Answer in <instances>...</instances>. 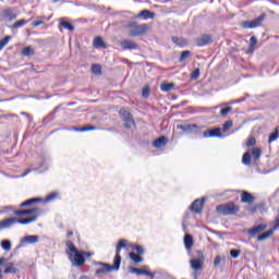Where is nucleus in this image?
<instances>
[{
  "mask_svg": "<svg viewBox=\"0 0 279 279\" xmlns=\"http://www.w3.org/2000/svg\"><path fill=\"white\" fill-rule=\"evenodd\" d=\"M128 248V240H120L116 247V256L113 258V265L102 262L96 263L100 268L96 270V276H102L104 274H110L111 271H119L121 269V250Z\"/></svg>",
  "mask_w": 279,
  "mask_h": 279,
  "instance_id": "f257e3e1",
  "label": "nucleus"
},
{
  "mask_svg": "<svg viewBox=\"0 0 279 279\" xmlns=\"http://www.w3.org/2000/svg\"><path fill=\"white\" fill-rule=\"evenodd\" d=\"M69 251L66 252L69 260L72 262L74 267H82L86 263V251H78L72 241L66 242Z\"/></svg>",
  "mask_w": 279,
  "mask_h": 279,
  "instance_id": "f03ea898",
  "label": "nucleus"
},
{
  "mask_svg": "<svg viewBox=\"0 0 279 279\" xmlns=\"http://www.w3.org/2000/svg\"><path fill=\"white\" fill-rule=\"evenodd\" d=\"M241 210L239 205L234 204V202H229L226 204L218 205L216 207V211L218 215H222V217H229L230 215H236Z\"/></svg>",
  "mask_w": 279,
  "mask_h": 279,
  "instance_id": "7ed1b4c3",
  "label": "nucleus"
},
{
  "mask_svg": "<svg viewBox=\"0 0 279 279\" xmlns=\"http://www.w3.org/2000/svg\"><path fill=\"white\" fill-rule=\"evenodd\" d=\"M129 27V36L132 38L136 36H144V34H147V31L149 29L147 24H137L136 22H132Z\"/></svg>",
  "mask_w": 279,
  "mask_h": 279,
  "instance_id": "20e7f679",
  "label": "nucleus"
},
{
  "mask_svg": "<svg viewBox=\"0 0 279 279\" xmlns=\"http://www.w3.org/2000/svg\"><path fill=\"white\" fill-rule=\"evenodd\" d=\"M265 21V13L260 14L256 19L252 21H244L241 23V27L243 29H256V27H260L263 25V22Z\"/></svg>",
  "mask_w": 279,
  "mask_h": 279,
  "instance_id": "39448f33",
  "label": "nucleus"
},
{
  "mask_svg": "<svg viewBox=\"0 0 279 279\" xmlns=\"http://www.w3.org/2000/svg\"><path fill=\"white\" fill-rule=\"evenodd\" d=\"M120 118L122 121L125 122L124 128L126 130H132V125H136V123L134 122V118L132 117V113L124 108L120 109Z\"/></svg>",
  "mask_w": 279,
  "mask_h": 279,
  "instance_id": "423d86ee",
  "label": "nucleus"
},
{
  "mask_svg": "<svg viewBox=\"0 0 279 279\" xmlns=\"http://www.w3.org/2000/svg\"><path fill=\"white\" fill-rule=\"evenodd\" d=\"M0 16L2 21L11 23V21H15L19 14L16 13V8H7L0 12Z\"/></svg>",
  "mask_w": 279,
  "mask_h": 279,
  "instance_id": "0eeeda50",
  "label": "nucleus"
},
{
  "mask_svg": "<svg viewBox=\"0 0 279 279\" xmlns=\"http://www.w3.org/2000/svg\"><path fill=\"white\" fill-rule=\"evenodd\" d=\"M196 47H208V45H213V35L210 34H202L194 39Z\"/></svg>",
  "mask_w": 279,
  "mask_h": 279,
  "instance_id": "6e6552de",
  "label": "nucleus"
},
{
  "mask_svg": "<svg viewBox=\"0 0 279 279\" xmlns=\"http://www.w3.org/2000/svg\"><path fill=\"white\" fill-rule=\"evenodd\" d=\"M130 274H136V276H147L148 278H155L156 274L147 270V266H144L143 268H134L129 267Z\"/></svg>",
  "mask_w": 279,
  "mask_h": 279,
  "instance_id": "1a4fd4ad",
  "label": "nucleus"
},
{
  "mask_svg": "<svg viewBox=\"0 0 279 279\" xmlns=\"http://www.w3.org/2000/svg\"><path fill=\"white\" fill-rule=\"evenodd\" d=\"M204 138H222L223 136L221 135V128H214L204 131L203 133Z\"/></svg>",
  "mask_w": 279,
  "mask_h": 279,
  "instance_id": "9d476101",
  "label": "nucleus"
},
{
  "mask_svg": "<svg viewBox=\"0 0 279 279\" xmlns=\"http://www.w3.org/2000/svg\"><path fill=\"white\" fill-rule=\"evenodd\" d=\"M39 240H40V236L38 235H25L20 239L21 245H19V247L25 246V245H34L38 243Z\"/></svg>",
  "mask_w": 279,
  "mask_h": 279,
  "instance_id": "9b49d317",
  "label": "nucleus"
},
{
  "mask_svg": "<svg viewBox=\"0 0 279 279\" xmlns=\"http://www.w3.org/2000/svg\"><path fill=\"white\" fill-rule=\"evenodd\" d=\"M120 47L124 51H134V50L138 49V44H136L130 39H124L120 43Z\"/></svg>",
  "mask_w": 279,
  "mask_h": 279,
  "instance_id": "f8f14e48",
  "label": "nucleus"
},
{
  "mask_svg": "<svg viewBox=\"0 0 279 279\" xmlns=\"http://www.w3.org/2000/svg\"><path fill=\"white\" fill-rule=\"evenodd\" d=\"M265 230H267V225L260 223L248 229L247 234L251 236H258V234H260V232H265Z\"/></svg>",
  "mask_w": 279,
  "mask_h": 279,
  "instance_id": "ddd939ff",
  "label": "nucleus"
},
{
  "mask_svg": "<svg viewBox=\"0 0 279 279\" xmlns=\"http://www.w3.org/2000/svg\"><path fill=\"white\" fill-rule=\"evenodd\" d=\"M13 226H16V217L7 218L4 220H0V231L1 230H8L12 228Z\"/></svg>",
  "mask_w": 279,
  "mask_h": 279,
  "instance_id": "4468645a",
  "label": "nucleus"
},
{
  "mask_svg": "<svg viewBox=\"0 0 279 279\" xmlns=\"http://www.w3.org/2000/svg\"><path fill=\"white\" fill-rule=\"evenodd\" d=\"M206 201L204 198L199 199H195L192 205L190 206V210H192L193 213H195L196 215H199V213H202V208H204V203Z\"/></svg>",
  "mask_w": 279,
  "mask_h": 279,
  "instance_id": "2eb2a0df",
  "label": "nucleus"
},
{
  "mask_svg": "<svg viewBox=\"0 0 279 279\" xmlns=\"http://www.w3.org/2000/svg\"><path fill=\"white\" fill-rule=\"evenodd\" d=\"M167 143H169V138L167 136H160L153 142V147L155 149H162V147H167Z\"/></svg>",
  "mask_w": 279,
  "mask_h": 279,
  "instance_id": "dca6fc26",
  "label": "nucleus"
},
{
  "mask_svg": "<svg viewBox=\"0 0 279 279\" xmlns=\"http://www.w3.org/2000/svg\"><path fill=\"white\" fill-rule=\"evenodd\" d=\"M177 130H182V132H185L186 134H191V132H195V130H199V126L197 124H178Z\"/></svg>",
  "mask_w": 279,
  "mask_h": 279,
  "instance_id": "f3484780",
  "label": "nucleus"
},
{
  "mask_svg": "<svg viewBox=\"0 0 279 279\" xmlns=\"http://www.w3.org/2000/svg\"><path fill=\"white\" fill-rule=\"evenodd\" d=\"M256 201V197H254V195H252V193L247 192V191H243L241 194V202L242 204H252Z\"/></svg>",
  "mask_w": 279,
  "mask_h": 279,
  "instance_id": "a211bd4d",
  "label": "nucleus"
},
{
  "mask_svg": "<svg viewBox=\"0 0 279 279\" xmlns=\"http://www.w3.org/2000/svg\"><path fill=\"white\" fill-rule=\"evenodd\" d=\"M137 19H144V21H147L148 19H156V13L149 10H143L137 14Z\"/></svg>",
  "mask_w": 279,
  "mask_h": 279,
  "instance_id": "6ab92c4d",
  "label": "nucleus"
},
{
  "mask_svg": "<svg viewBox=\"0 0 279 279\" xmlns=\"http://www.w3.org/2000/svg\"><path fill=\"white\" fill-rule=\"evenodd\" d=\"M34 221H38V215H35L31 218H16V223H20L21 226H27L29 223H34Z\"/></svg>",
  "mask_w": 279,
  "mask_h": 279,
  "instance_id": "aec40b11",
  "label": "nucleus"
},
{
  "mask_svg": "<svg viewBox=\"0 0 279 279\" xmlns=\"http://www.w3.org/2000/svg\"><path fill=\"white\" fill-rule=\"evenodd\" d=\"M274 232H276V229L272 228L267 232L257 235V241L260 243L263 241H267V239H271V236H274Z\"/></svg>",
  "mask_w": 279,
  "mask_h": 279,
  "instance_id": "412c9836",
  "label": "nucleus"
},
{
  "mask_svg": "<svg viewBox=\"0 0 279 279\" xmlns=\"http://www.w3.org/2000/svg\"><path fill=\"white\" fill-rule=\"evenodd\" d=\"M38 202H43V198L40 197H33L27 201H24L20 204V208H27V206H32V204H38Z\"/></svg>",
  "mask_w": 279,
  "mask_h": 279,
  "instance_id": "4be33fe9",
  "label": "nucleus"
},
{
  "mask_svg": "<svg viewBox=\"0 0 279 279\" xmlns=\"http://www.w3.org/2000/svg\"><path fill=\"white\" fill-rule=\"evenodd\" d=\"M183 241H184L185 250L187 251L193 250V243H195L193 240V235L185 234Z\"/></svg>",
  "mask_w": 279,
  "mask_h": 279,
  "instance_id": "5701e85b",
  "label": "nucleus"
},
{
  "mask_svg": "<svg viewBox=\"0 0 279 279\" xmlns=\"http://www.w3.org/2000/svg\"><path fill=\"white\" fill-rule=\"evenodd\" d=\"M171 40H172V43L174 44V45H177L178 47H186V45H187V41H186V39H184V38H182V37H172L171 38Z\"/></svg>",
  "mask_w": 279,
  "mask_h": 279,
  "instance_id": "b1692460",
  "label": "nucleus"
},
{
  "mask_svg": "<svg viewBox=\"0 0 279 279\" xmlns=\"http://www.w3.org/2000/svg\"><path fill=\"white\" fill-rule=\"evenodd\" d=\"M190 265L194 271H199L202 270V259H191Z\"/></svg>",
  "mask_w": 279,
  "mask_h": 279,
  "instance_id": "393cba45",
  "label": "nucleus"
},
{
  "mask_svg": "<svg viewBox=\"0 0 279 279\" xmlns=\"http://www.w3.org/2000/svg\"><path fill=\"white\" fill-rule=\"evenodd\" d=\"M173 88H175V84L173 83H162L160 85V89L162 90V93H169L173 90Z\"/></svg>",
  "mask_w": 279,
  "mask_h": 279,
  "instance_id": "a878e982",
  "label": "nucleus"
},
{
  "mask_svg": "<svg viewBox=\"0 0 279 279\" xmlns=\"http://www.w3.org/2000/svg\"><path fill=\"white\" fill-rule=\"evenodd\" d=\"M60 110V106L56 107L52 112H50L46 118H44V123H49L56 119V112Z\"/></svg>",
  "mask_w": 279,
  "mask_h": 279,
  "instance_id": "bb28decb",
  "label": "nucleus"
},
{
  "mask_svg": "<svg viewBox=\"0 0 279 279\" xmlns=\"http://www.w3.org/2000/svg\"><path fill=\"white\" fill-rule=\"evenodd\" d=\"M242 162L245 167H250V165H252V154L250 151L244 153L242 156Z\"/></svg>",
  "mask_w": 279,
  "mask_h": 279,
  "instance_id": "cd10ccee",
  "label": "nucleus"
},
{
  "mask_svg": "<svg viewBox=\"0 0 279 279\" xmlns=\"http://www.w3.org/2000/svg\"><path fill=\"white\" fill-rule=\"evenodd\" d=\"M19 268L13 263L7 264V268L4 269V274H19Z\"/></svg>",
  "mask_w": 279,
  "mask_h": 279,
  "instance_id": "c85d7f7f",
  "label": "nucleus"
},
{
  "mask_svg": "<svg viewBox=\"0 0 279 279\" xmlns=\"http://www.w3.org/2000/svg\"><path fill=\"white\" fill-rule=\"evenodd\" d=\"M60 25L64 29H69V32H74L75 31V26H73V24H71L70 22H68L65 20H61Z\"/></svg>",
  "mask_w": 279,
  "mask_h": 279,
  "instance_id": "c756f323",
  "label": "nucleus"
},
{
  "mask_svg": "<svg viewBox=\"0 0 279 279\" xmlns=\"http://www.w3.org/2000/svg\"><path fill=\"white\" fill-rule=\"evenodd\" d=\"M94 47L95 49H99L102 47V49H106V44L104 43V39L101 37H96L94 39Z\"/></svg>",
  "mask_w": 279,
  "mask_h": 279,
  "instance_id": "7c9ffc66",
  "label": "nucleus"
},
{
  "mask_svg": "<svg viewBox=\"0 0 279 279\" xmlns=\"http://www.w3.org/2000/svg\"><path fill=\"white\" fill-rule=\"evenodd\" d=\"M97 130V126L95 125H87L83 128H74V132H93Z\"/></svg>",
  "mask_w": 279,
  "mask_h": 279,
  "instance_id": "2f4dec72",
  "label": "nucleus"
},
{
  "mask_svg": "<svg viewBox=\"0 0 279 279\" xmlns=\"http://www.w3.org/2000/svg\"><path fill=\"white\" fill-rule=\"evenodd\" d=\"M1 247L5 252H10V250H12V242L10 240H2L1 241Z\"/></svg>",
  "mask_w": 279,
  "mask_h": 279,
  "instance_id": "473e14b6",
  "label": "nucleus"
},
{
  "mask_svg": "<svg viewBox=\"0 0 279 279\" xmlns=\"http://www.w3.org/2000/svg\"><path fill=\"white\" fill-rule=\"evenodd\" d=\"M27 20H19L13 25L10 26V29H19V27L25 26Z\"/></svg>",
  "mask_w": 279,
  "mask_h": 279,
  "instance_id": "72a5a7b5",
  "label": "nucleus"
},
{
  "mask_svg": "<svg viewBox=\"0 0 279 279\" xmlns=\"http://www.w3.org/2000/svg\"><path fill=\"white\" fill-rule=\"evenodd\" d=\"M129 256H130L131 260H133V263H136V264L143 263V260H144L143 257H141L140 255H136V253H134V252H131L129 254Z\"/></svg>",
  "mask_w": 279,
  "mask_h": 279,
  "instance_id": "f704fd0d",
  "label": "nucleus"
},
{
  "mask_svg": "<svg viewBox=\"0 0 279 279\" xmlns=\"http://www.w3.org/2000/svg\"><path fill=\"white\" fill-rule=\"evenodd\" d=\"M260 155H262L260 148H254V149L252 150V158H253V160H255V162H256L257 160H260Z\"/></svg>",
  "mask_w": 279,
  "mask_h": 279,
  "instance_id": "c9c22d12",
  "label": "nucleus"
},
{
  "mask_svg": "<svg viewBox=\"0 0 279 279\" xmlns=\"http://www.w3.org/2000/svg\"><path fill=\"white\" fill-rule=\"evenodd\" d=\"M34 49L32 48V46H27L25 48H23L22 50V56H25V57H29V56H34Z\"/></svg>",
  "mask_w": 279,
  "mask_h": 279,
  "instance_id": "e433bc0d",
  "label": "nucleus"
},
{
  "mask_svg": "<svg viewBox=\"0 0 279 279\" xmlns=\"http://www.w3.org/2000/svg\"><path fill=\"white\" fill-rule=\"evenodd\" d=\"M278 136H279V130L275 129V131L269 135L268 143L271 144L274 143V141H278Z\"/></svg>",
  "mask_w": 279,
  "mask_h": 279,
  "instance_id": "4c0bfd02",
  "label": "nucleus"
},
{
  "mask_svg": "<svg viewBox=\"0 0 279 279\" xmlns=\"http://www.w3.org/2000/svg\"><path fill=\"white\" fill-rule=\"evenodd\" d=\"M14 215L16 217H25V216L29 215V209H19V210H15Z\"/></svg>",
  "mask_w": 279,
  "mask_h": 279,
  "instance_id": "58836bf2",
  "label": "nucleus"
},
{
  "mask_svg": "<svg viewBox=\"0 0 279 279\" xmlns=\"http://www.w3.org/2000/svg\"><path fill=\"white\" fill-rule=\"evenodd\" d=\"M11 39H12V37L7 36L0 40V51L3 50V47H5L10 43Z\"/></svg>",
  "mask_w": 279,
  "mask_h": 279,
  "instance_id": "ea45409f",
  "label": "nucleus"
},
{
  "mask_svg": "<svg viewBox=\"0 0 279 279\" xmlns=\"http://www.w3.org/2000/svg\"><path fill=\"white\" fill-rule=\"evenodd\" d=\"M92 73H94V75H101V65L93 64L92 65Z\"/></svg>",
  "mask_w": 279,
  "mask_h": 279,
  "instance_id": "a19ab883",
  "label": "nucleus"
},
{
  "mask_svg": "<svg viewBox=\"0 0 279 279\" xmlns=\"http://www.w3.org/2000/svg\"><path fill=\"white\" fill-rule=\"evenodd\" d=\"M190 56H191V50L182 51L179 58V62H184V60H186V58H189Z\"/></svg>",
  "mask_w": 279,
  "mask_h": 279,
  "instance_id": "79ce46f5",
  "label": "nucleus"
},
{
  "mask_svg": "<svg viewBox=\"0 0 279 279\" xmlns=\"http://www.w3.org/2000/svg\"><path fill=\"white\" fill-rule=\"evenodd\" d=\"M149 93H151V89L149 88L148 85L144 86L142 89V97H144V99H147L149 97Z\"/></svg>",
  "mask_w": 279,
  "mask_h": 279,
  "instance_id": "37998d69",
  "label": "nucleus"
},
{
  "mask_svg": "<svg viewBox=\"0 0 279 279\" xmlns=\"http://www.w3.org/2000/svg\"><path fill=\"white\" fill-rule=\"evenodd\" d=\"M232 125H233L232 120H228L227 122H225V123L222 124V130H223V132H228V130H230V128H232Z\"/></svg>",
  "mask_w": 279,
  "mask_h": 279,
  "instance_id": "c03bdc74",
  "label": "nucleus"
},
{
  "mask_svg": "<svg viewBox=\"0 0 279 279\" xmlns=\"http://www.w3.org/2000/svg\"><path fill=\"white\" fill-rule=\"evenodd\" d=\"M230 256L231 258H239V256H241V250H231Z\"/></svg>",
  "mask_w": 279,
  "mask_h": 279,
  "instance_id": "a18cd8bd",
  "label": "nucleus"
},
{
  "mask_svg": "<svg viewBox=\"0 0 279 279\" xmlns=\"http://www.w3.org/2000/svg\"><path fill=\"white\" fill-rule=\"evenodd\" d=\"M199 75H201L199 69H195L191 74V80H199Z\"/></svg>",
  "mask_w": 279,
  "mask_h": 279,
  "instance_id": "49530a36",
  "label": "nucleus"
},
{
  "mask_svg": "<svg viewBox=\"0 0 279 279\" xmlns=\"http://www.w3.org/2000/svg\"><path fill=\"white\" fill-rule=\"evenodd\" d=\"M256 43H258V39L256 36H252L250 39V49H254V47H256Z\"/></svg>",
  "mask_w": 279,
  "mask_h": 279,
  "instance_id": "de8ad7c7",
  "label": "nucleus"
},
{
  "mask_svg": "<svg viewBox=\"0 0 279 279\" xmlns=\"http://www.w3.org/2000/svg\"><path fill=\"white\" fill-rule=\"evenodd\" d=\"M229 112H232V107H227L220 110V117H226Z\"/></svg>",
  "mask_w": 279,
  "mask_h": 279,
  "instance_id": "09e8293b",
  "label": "nucleus"
},
{
  "mask_svg": "<svg viewBox=\"0 0 279 279\" xmlns=\"http://www.w3.org/2000/svg\"><path fill=\"white\" fill-rule=\"evenodd\" d=\"M133 250H135V252H137L140 256H142V254H145V248H143V246L141 245H135Z\"/></svg>",
  "mask_w": 279,
  "mask_h": 279,
  "instance_id": "8fccbe9b",
  "label": "nucleus"
},
{
  "mask_svg": "<svg viewBox=\"0 0 279 279\" xmlns=\"http://www.w3.org/2000/svg\"><path fill=\"white\" fill-rule=\"evenodd\" d=\"M254 145H256V138L250 137V138L246 141V147H254Z\"/></svg>",
  "mask_w": 279,
  "mask_h": 279,
  "instance_id": "3c124183",
  "label": "nucleus"
},
{
  "mask_svg": "<svg viewBox=\"0 0 279 279\" xmlns=\"http://www.w3.org/2000/svg\"><path fill=\"white\" fill-rule=\"evenodd\" d=\"M58 197L57 193H51L46 197V202H53V199Z\"/></svg>",
  "mask_w": 279,
  "mask_h": 279,
  "instance_id": "603ef678",
  "label": "nucleus"
},
{
  "mask_svg": "<svg viewBox=\"0 0 279 279\" xmlns=\"http://www.w3.org/2000/svg\"><path fill=\"white\" fill-rule=\"evenodd\" d=\"M221 265V257L217 255L214 259V267H219Z\"/></svg>",
  "mask_w": 279,
  "mask_h": 279,
  "instance_id": "864d4df0",
  "label": "nucleus"
},
{
  "mask_svg": "<svg viewBox=\"0 0 279 279\" xmlns=\"http://www.w3.org/2000/svg\"><path fill=\"white\" fill-rule=\"evenodd\" d=\"M34 213H39L40 214V208L38 207H33L28 209V215H34Z\"/></svg>",
  "mask_w": 279,
  "mask_h": 279,
  "instance_id": "5fc2aeb1",
  "label": "nucleus"
},
{
  "mask_svg": "<svg viewBox=\"0 0 279 279\" xmlns=\"http://www.w3.org/2000/svg\"><path fill=\"white\" fill-rule=\"evenodd\" d=\"M246 210H248V213H256L257 207L256 206H248V207H246Z\"/></svg>",
  "mask_w": 279,
  "mask_h": 279,
  "instance_id": "6e6d98bb",
  "label": "nucleus"
},
{
  "mask_svg": "<svg viewBox=\"0 0 279 279\" xmlns=\"http://www.w3.org/2000/svg\"><path fill=\"white\" fill-rule=\"evenodd\" d=\"M43 21H35V22H33V27H38V26H40V25H43Z\"/></svg>",
  "mask_w": 279,
  "mask_h": 279,
  "instance_id": "4d7b16f0",
  "label": "nucleus"
},
{
  "mask_svg": "<svg viewBox=\"0 0 279 279\" xmlns=\"http://www.w3.org/2000/svg\"><path fill=\"white\" fill-rule=\"evenodd\" d=\"M243 101H245V97L235 99V100L233 101V104H243Z\"/></svg>",
  "mask_w": 279,
  "mask_h": 279,
  "instance_id": "13d9d810",
  "label": "nucleus"
},
{
  "mask_svg": "<svg viewBox=\"0 0 279 279\" xmlns=\"http://www.w3.org/2000/svg\"><path fill=\"white\" fill-rule=\"evenodd\" d=\"M85 256H86L87 258H90V256H93V253L85 252Z\"/></svg>",
  "mask_w": 279,
  "mask_h": 279,
  "instance_id": "bf43d9fd",
  "label": "nucleus"
},
{
  "mask_svg": "<svg viewBox=\"0 0 279 279\" xmlns=\"http://www.w3.org/2000/svg\"><path fill=\"white\" fill-rule=\"evenodd\" d=\"M32 170H26L23 174L22 178H25V175H27V173H29Z\"/></svg>",
  "mask_w": 279,
  "mask_h": 279,
  "instance_id": "052dcab7",
  "label": "nucleus"
},
{
  "mask_svg": "<svg viewBox=\"0 0 279 279\" xmlns=\"http://www.w3.org/2000/svg\"><path fill=\"white\" fill-rule=\"evenodd\" d=\"M3 263H5V257L0 258V265H3Z\"/></svg>",
  "mask_w": 279,
  "mask_h": 279,
  "instance_id": "680f3d73",
  "label": "nucleus"
},
{
  "mask_svg": "<svg viewBox=\"0 0 279 279\" xmlns=\"http://www.w3.org/2000/svg\"><path fill=\"white\" fill-rule=\"evenodd\" d=\"M68 236H73V231H68Z\"/></svg>",
  "mask_w": 279,
  "mask_h": 279,
  "instance_id": "e2e57ef3",
  "label": "nucleus"
},
{
  "mask_svg": "<svg viewBox=\"0 0 279 279\" xmlns=\"http://www.w3.org/2000/svg\"><path fill=\"white\" fill-rule=\"evenodd\" d=\"M58 1H60V0H53L52 3H58Z\"/></svg>",
  "mask_w": 279,
  "mask_h": 279,
  "instance_id": "0e129e2a",
  "label": "nucleus"
},
{
  "mask_svg": "<svg viewBox=\"0 0 279 279\" xmlns=\"http://www.w3.org/2000/svg\"><path fill=\"white\" fill-rule=\"evenodd\" d=\"M3 278V276L1 275V270H0V279Z\"/></svg>",
  "mask_w": 279,
  "mask_h": 279,
  "instance_id": "69168bd1",
  "label": "nucleus"
},
{
  "mask_svg": "<svg viewBox=\"0 0 279 279\" xmlns=\"http://www.w3.org/2000/svg\"><path fill=\"white\" fill-rule=\"evenodd\" d=\"M246 97H250V94H246Z\"/></svg>",
  "mask_w": 279,
  "mask_h": 279,
  "instance_id": "338daca9",
  "label": "nucleus"
},
{
  "mask_svg": "<svg viewBox=\"0 0 279 279\" xmlns=\"http://www.w3.org/2000/svg\"><path fill=\"white\" fill-rule=\"evenodd\" d=\"M22 114H27V113H25V112H22Z\"/></svg>",
  "mask_w": 279,
  "mask_h": 279,
  "instance_id": "774afa93",
  "label": "nucleus"
}]
</instances>
